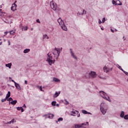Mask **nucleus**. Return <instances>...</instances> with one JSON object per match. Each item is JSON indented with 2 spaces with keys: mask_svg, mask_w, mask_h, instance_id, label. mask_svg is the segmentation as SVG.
I'll list each match as a JSON object with an SVG mask.
<instances>
[{
  "mask_svg": "<svg viewBox=\"0 0 128 128\" xmlns=\"http://www.w3.org/2000/svg\"><path fill=\"white\" fill-rule=\"evenodd\" d=\"M122 72H124V74H125L128 76V72L124 71V70H123Z\"/></svg>",
  "mask_w": 128,
  "mask_h": 128,
  "instance_id": "nucleus-38",
  "label": "nucleus"
},
{
  "mask_svg": "<svg viewBox=\"0 0 128 128\" xmlns=\"http://www.w3.org/2000/svg\"><path fill=\"white\" fill-rule=\"evenodd\" d=\"M46 62H48L49 66H52V64H54V62H56V60H52V55L50 52L48 54Z\"/></svg>",
  "mask_w": 128,
  "mask_h": 128,
  "instance_id": "nucleus-5",
  "label": "nucleus"
},
{
  "mask_svg": "<svg viewBox=\"0 0 128 128\" xmlns=\"http://www.w3.org/2000/svg\"><path fill=\"white\" fill-rule=\"evenodd\" d=\"M16 109H17V110H21L22 112H24V108L22 106L17 107Z\"/></svg>",
  "mask_w": 128,
  "mask_h": 128,
  "instance_id": "nucleus-18",
  "label": "nucleus"
},
{
  "mask_svg": "<svg viewBox=\"0 0 128 128\" xmlns=\"http://www.w3.org/2000/svg\"><path fill=\"white\" fill-rule=\"evenodd\" d=\"M80 14H81V16H84V14H86V10H83L82 12Z\"/></svg>",
  "mask_w": 128,
  "mask_h": 128,
  "instance_id": "nucleus-25",
  "label": "nucleus"
},
{
  "mask_svg": "<svg viewBox=\"0 0 128 128\" xmlns=\"http://www.w3.org/2000/svg\"><path fill=\"white\" fill-rule=\"evenodd\" d=\"M46 38L47 40H48V38H50V37H48V36L46 34H44L42 37L43 40H44Z\"/></svg>",
  "mask_w": 128,
  "mask_h": 128,
  "instance_id": "nucleus-19",
  "label": "nucleus"
},
{
  "mask_svg": "<svg viewBox=\"0 0 128 128\" xmlns=\"http://www.w3.org/2000/svg\"><path fill=\"white\" fill-rule=\"evenodd\" d=\"M127 76H128V74H127Z\"/></svg>",
  "mask_w": 128,
  "mask_h": 128,
  "instance_id": "nucleus-61",
  "label": "nucleus"
},
{
  "mask_svg": "<svg viewBox=\"0 0 128 128\" xmlns=\"http://www.w3.org/2000/svg\"><path fill=\"white\" fill-rule=\"evenodd\" d=\"M16 128H18V126H17V127H16Z\"/></svg>",
  "mask_w": 128,
  "mask_h": 128,
  "instance_id": "nucleus-57",
  "label": "nucleus"
},
{
  "mask_svg": "<svg viewBox=\"0 0 128 128\" xmlns=\"http://www.w3.org/2000/svg\"><path fill=\"white\" fill-rule=\"evenodd\" d=\"M2 5H0V8H2Z\"/></svg>",
  "mask_w": 128,
  "mask_h": 128,
  "instance_id": "nucleus-52",
  "label": "nucleus"
},
{
  "mask_svg": "<svg viewBox=\"0 0 128 128\" xmlns=\"http://www.w3.org/2000/svg\"><path fill=\"white\" fill-rule=\"evenodd\" d=\"M2 42H0V46H2Z\"/></svg>",
  "mask_w": 128,
  "mask_h": 128,
  "instance_id": "nucleus-50",
  "label": "nucleus"
},
{
  "mask_svg": "<svg viewBox=\"0 0 128 128\" xmlns=\"http://www.w3.org/2000/svg\"><path fill=\"white\" fill-rule=\"evenodd\" d=\"M98 22L99 24H100L102 23V22L100 19H98Z\"/></svg>",
  "mask_w": 128,
  "mask_h": 128,
  "instance_id": "nucleus-37",
  "label": "nucleus"
},
{
  "mask_svg": "<svg viewBox=\"0 0 128 128\" xmlns=\"http://www.w3.org/2000/svg\"><path fill=\"white\" fill-rule=\"evenodd\" d=\"M36 22H38V24H40V19L36 20Z\"/></svg>",
  "mask_w": 128,
  "mask_h": 128,
  "instance_id": "nucleus-42",
  "label": "nucleus"
},
{
  "mask_svg": "<svg viewBox=\"0 0 128 128\" xmlns=\"http://www.w3.org/2000/svg\"><path fill=\"white\" fill-rule=\"evenodd\" d=\"M58 23L59 25L60 26L61 28H62L63 30H65V32H66V30H68V28H66V24H64V20H62V18H60L58 20Z\"/></svg>",
  "mask_w": 128,
  "mask_h": 128,
  "instance_id": "nucleus-2",
  "label": "nucleus"
},
{
  "mask_svg": "<svg viewBox=\"0 0 128 128\" xmlns=\"http://www.w3.org/2000/svg\"><path fill=\"white\" fill-rule=\"evenodd\" d=\"M52 106H56V101H53V102H52Z\"/></svg>",
  "mask_w": 128,
  "mask_h": 128,
  "instance_id": "nucleus-29",
  "label": "nucleus"
},
{
  "mask_svg": "<svg viewBox=\"0 0 128 128\" xmlns=\"http://www.w3.org/2000/svg\"><path fill=\"white\" fill-rule=\"evenodd\" d=\"M30 50L28 48H26L24 50V54H28V52H30Z\"/></svg>",
  "mask_w": 128,
  "mask_h": 128,
  "instance_id": "nucleus-22",
  "label": "nucleus"
},
{
  "mask_svg": "<svg viewBox=\"0 0 128 128\" xmlns=\"http://www.w3.org/2000/svg\"><path fill=\"white\" fill-rule=\"evenodd\" d=\"M106 18H104L102 20V24H104V22H106Z\"/></svg>",
  "mask_w": 128,
  "mask_h": 128,
  "instance_id": "nucleus-34",
  "label": "nucleus"
},
{
  "mask_svg": "<svg viewBox=\"0 0 128 128\" xmlns=\"http://www.w3.org/2000/svg\"><path fill=\"white\" fill-rule=\"evenodd\" d=\"M62 120H63L62 118H58V120L56 121V124H58V122H62Z\"/></svg>",
  "mask_w": 128,
  "mask_h": 128,
  "instance_id": "nucleus-27",
  "label": "nucleus"
},
{
  "mask_svg": "<svg viewBox=\"0 0 128 128\" xmlns=\"http://www.w3.org/2000/svg\"><path fill=\"white\" fill-rule=\"evenodd\" d=\"M62 48H55L54 49L52 50V54H54V58L55 60H58V56H60V52H62Z\"/></svg>",
  "mask_w": 128,
  "mask_h": 128,
  "instance_id": "nucleus-1",
  "label": "nucleus"
},
{
  "mask_svg": "<svg viewBox=\"0 0 128 128\" xmlns=\"http://www.w3.org/2000/svg\"><path fill=\"white\" fill-rule=\"evenodd\" d=\"M84 126H88V122H86L85 123H82L80 124H76L74 125V128H86Z\"/></svg>",
  "mask_w": 128,
  "mask_h": 128,
  "instance_id": "nucleus-7",
  "label": "nucleus"
},
{
  "mask_svg": "<svg viewBox=\"0 0 128 128\" xmlns=\"http://www.w3.org/2000/svg\"><path fill=\"white\" fill-rule=\"evenodd\" d=\"M56 106H60V104H56Z\"/></svg>",
  "mask_w": 128,
  "mask_h": 128,
  "instance_id": "nucleus-51",
  "label": "nucleus"
},
{
  "mask_svg": "<svg viewBox=\"0 0 128 128\" xmlns=\"http://www.w3.org/2000/svg\"><path fill=\"white\" fill-rule=\"evenodd\" d=\"M96 74L94 72L91 71L89 73V78H96Z\"/></svg>",
  "mask_w": 128,
  "mask_h": 128,
  "instance_id": "nucleus-9",
  "label": "nucleus"
},
{
  "mask_svg": "<svg viewBox=\"0 0 128 128\" xmlns=\"http://www.w3.org/2000/svg\"><path fill=\"white\" fill-rule=\"evenodd\" d=\"M100 109L102 114H106L108 110V106L104 103H101L100 104Z\"/></svg>",
  "mask_w": 128,
  "mask_h": 128,
  "instance_id": "nucleus-6",
  "label": "nucleus"
},
{
  "mask_svg": "<svg viewBox=\"0 0 128 128\" xmlns=\"http://www.w3.org/2000/svg\"><path fill=\"white\" fill-rule=\"evenodd\" d=\"M124 118L125 120H128V114H126L124 116V118Z\"/></svg>",
  "mask_w": 128,
  "mask_h": 128,
  "instance_id": "nucleus-33",
  "label": "nucleus"
},
{
  "mask_svg": "<svg viewBox=\"0 0 128 128\" xmlns=\"http://www.w3.org/2000/svg\"><path fill=\"white\" fill-rule=\"evenodd\" d=\"M70 52L73 58H74V60H78V57H76V56L74 55V52H72V50L70 49Z\"/></svg>",
  "mask_w": 128,
  "mask_h": 128,
  "instance_id": "nucleus-10",
  "label": "nucleus"
},
{
  "mask_svg": "<svg viewBox=\"0 0 128 128\" xmlns=\"http://www.w3.org/2000/svg\"><path fill=\"white\" fill-rule=\"evenodd\" d=\"M65 100V104H68V101L66 100Z\"/></svg>",
  "mask_w": 128,
  "mask_h": 128,
  "instance_id": "nucleus-41",
  "label": "nucleus"
},
{
  "mask_svg": "<svg viewBox=\"0 0 128 128\" xmlns=\"http://www.w3.org/2000/svg\"><path fill=\"white\" fill-rule=\"evenodd\" d=\"M0 40H2V39H0Z\"/></svg>",
  "mask_w": 128,
  "mask_h": 128,
  "instance_id": "nucleus-58",
  "label": "nucleus"
},
{
  "mask_svg": "<svg viewBox=\"0 0 128 128\" xmlns=\"http://www.w3.org/2000/svg\"><path fill=\"white\" fill-rule=\"evenodd\" d=\"M101 30H104V28H101Z\"/></svg>",
  "mask_w": 128,
  "mask_h": 128,
  "instance_id": "nucleus-53",
  "label": "nucleus"
},
{
  "mask_svg": "<svg viewBox=\"0 0 128 128\" xmlns=\"http://www.w3.org/2000/svg\"><path fill=\"white\" fill-rule=\"evenodd\" d=\"M53 80H54V82H60V80L58 78H53Z\"/></svg>",
  "mask_w": 128,
  "mask_h": 128,
  "instance_id": "nucleus-24",
  "label": "nucleus"
},
{
  "mask_svg": "<svg viewBox=\"0 0 128 128\" xmlns=\"http://www.w3.org/2000/svg\"><path fill=\"white\" fill-rule=\"evenodd\" d=\"M118 30L116 29H115V31L116 32Z\"/></svg>",
  "mask_w": 128,
  "mask_h": 128,
  "instance_id": "nucleus-54",
  "label": "nucleus"
},
{
  "mask_svg": "<svg viewBox=\"0 0 128 128\" xmlns=\"http://www.w3.org/2000/svg\"><path fill=\"white\" fill-rule=\"evenodd\" d=\"M60 92H55V94H54V95L53 96V98H58V96H60Z\"/></svg>",
  "mask_w": 128,
  "mask_h": 128,
  "instance_id": "nucleus-15",
  "label": "nucleus"
},
{
  "mask_svg": "<svg viewBox=\"0 0 128 128\" xmlns=\"http://www.w3.org/2000/svg\"><path fill=\"white\" fill-rule=\"evenodd\" d=\"M11 10L12 12H15V10H16V3H14L12 4Z\"/></svg>",
  "mask_w": 128,
  "mask_h": 128,
  "instance_id": "nucleus-11",
  "label": "nucleus"
},
{
  "mask_svg": "<svg viewBox=\"0 0 128 128\" xmlns=\"http://www.w3.org/2000/svg\"><path fill=\"white\" fill-rule=\"evenodd\" d=\"M7 99H8V98H6V97L5 98L2 100V102H6Z\"/></svg>",
  "mask_w": 128,
  "mask_h": 128,
  "instance_id": "nucleus-35",
  "label": "nucleus"
},
{
  "mask_svg": "<svg viewBox=\"0 0 128 128\" xmlns=\"http://www.w3.org/2000/svg\"><path fill=\"white\" fill-rule=\"evenodd\" d=\"M71 116H76V114H78V112L77 110H73L70 112Z\"/></svg>",
  "mask_w": 128,
  "mask_h": 128,
  "instance_id": "nucleus-14",
  "label": "nucleus"
},
{
  "mask_svg": "<svg viewBox=\"0 0 128 128\" xmlns=\"http://www.w3.org/2000/svg\"><path fill=\"white\" fill-rule=\"evenodd\" d=\"M4 34L6 36V34H8V32H4Z\"/></svg>",
  "mask_w": 128,
  "mask_h": 128,
  "instance_id": "nucleus-49",
  "label": "nucleus"
},
{
  "mask_svg": "<svg viewBox=\"0 0 128 128\" xmlns=\"http://www.w3.org/2000/svg\"><path fill=\"white\" fill-rule=\"evenodd\" d=\"M54 114H50L48 118H51L52 119V118H54Z\"/></svg>",
  "mask_w": 128,
  "mask_h": 128,
  "instance_id": "nucleus-28",
  "label": "nucleus"
},
{
  "mask_svg": "<svg viewBox=\"0 0 128 128\" xmlns=\"http://www.w3.org/2000/svg\"><path fill=\"white\" fill-rule=\"evenodd\" d=\"M15 2H16V1Z\"/></svg>",
  "mask_w": 128,
  "mask_h": 128,
  "instance_id": "nucleus-60",
  "label": "nucleus"
},
{
  "mask_svg": "<svg viewBox=\"0 0 128 128\" xmlns=\"http://www.w3.org/2000/svg\"><path fill=\"white\" fill-rule=\"evenodd\" d=\"M0 12H2V9L0 8Z\"/></svg>",
  "mask_w": 128,
  "mask_h": 128,
  "instance_id": "nucleus-55",
  "label": "nucleus"
},
{
  "mask_svg": "<svg viewBox=\"0 0 128 128\" xmlns=\"http://www.w3.org/2000/svg\"><path fill=\"white\" fill-rule=\"evenodd\" d=\"M9 32H10V34H14V32H16L14 31V30H11Z\"/></svg>",
  "mask_w": 128,
  "mask_h": 128,
  "instance_id": "nucleus-32",
  "label": "nucleus"
},
{
  "mask_svg": "<svg viewBox=\"0 0 128 128\" xmlns=\"http://www.w3.org/2000/svg\"><path fill=\"white\" fill-rule=\"evenodd\" d=\"M82 112L84 114H92V113H90V112H88V111L86 110H82Z\"/></svg>",
  "mask_w": 128,
  "mask_h": 128,
  "instance_id": "nucleus-17",
  "label": "nucleus"
},
{
  "mask_svg": "<svg viewBox=\"0 0 128 128\" xmlns=\"http://www.w3.org/2000/svg\"><path fill=\"white\" fill-rule=\"evenodd\" d=\"M77 116H78V118H80V114H78Z\"/></svg>",
  "mask_w": 128,
  "mask_h": 128,
  "instance_id": "nucleus-48",
  "label": "nucleus"
},
{
  "mask_svg": "<svg viewBox=\"0 0 128 128\" xmlns=\"http://www.w3.org/2000/svg\"><path fill=\"white\" fill-rule=\"evenodd\" d=\"M110 30L112 32H114V30L111 29Z\"/></svg>",
  "mask_w": 128,
  "mask_h": 128,
  "instance_id": "nucleus-45",
  "label": "nucleus"
},
{
  "mask_svg": "<svg viewBox=\"0 0 128 128\" xmlns=\"http://www.w3.org/2000/svg\"><path fill=\"white\" fill-rule=\"evenodd\" d=\"M8 46H10V41L8 40Z\"/></svg>",
  "mask_w": 128,
  "mask_h": 128,
  "instance_id": "nucleus-46",
  "label": "nucleus"
},
{
  "mask_svg": "<svg viewBox=\"0 0 128 128\" xmlns=\"http://www.w3.org/2000/svg\"><path fill=\"white\" fill-rule=\"evenodd\" d=\"M124 112L122 111L121 113L120 114V117H121L122 118H124Z\"/></svg>",
  "mask_w": 128,
  "mask_h": 128,
  "instance_id": "nucleus-21",
  "label": "nucleus"
},
{
  "mask_svg": "<svg viewBox=\"0 0 128 128\" xmlns=\"http://www.w3.org/2000/svg\"><path fill=\"white\" fill-rule=\"evenodd\" d=\"M103 70L104 72L108 73L112 70V64H107L104 67Z\"/></svg>",
  "mask_w": 128,
  "mask_h": 128,
  "instance_id": "nucleus-3",
  "label": "nucleus"
},
{
  "mask_svg": "<svg viewBox=\"0 0 128 128\" xmlns=\"http://www.w3.org/2000/svg\"><path fill=\"white\" fill-rule=\"evenodd\" d=\"M50 6L52 10H56V8H58V6L56 5V3L54 1H52L50 2Z\"/></svg>",
  "mask_w": 128,
  "mask_h": 128,
  "instance_id": "nucleus-8",
  "label": "nucleus"
},
{
  "mask_svg": "<svg viewBox=\"0 0 128 128\" xmlns=\"http://www.w3.org/2000/svg\"><path fill=\"white\" fill-rule=\"evenodd\" d=\"M7 100H8V102H12V101L14 100H12V98H8L7 99Z\"/></svg>",
  "mask_w": 128,
  "mask_h": 128,
  "instance_id": "nucleus-31",
  "label": "nucleus"
},
{
  "mask_svg": "<svg viewBox=\"0 0 128 128\" xmlns=\"http://www.w3.org/2000/svg\"><path fill=\"white\" fill-rule=\"evenodd\" d=\"M40 90H41V92H44V90H42V86H40Z\"/></svg>",
  "mask_w": 128,
  "mask_h": 128,
  "instance_id": "nucleus-40",
  "label": "nucleus"
},
{
  "mask_svg": "<svg viewBox=\"0 0 128 128\" xmlns=\"http://www.w3.org/2000/svg\"><path fill=\"white\" fill-rule=\"evenodd\" d=\"M116 66H117V68H119V70H122H122H124V69H122V66H120L118 65V64H116Z\"/></svg>",
  "mask_w": 128,
  "mask_h": 128,
  "instance_id": "nucleus-26",
  "label": "nucleus"
},
{
  "mask_svg": "<svg viewBox=\"0 0 128 128\" xmlns=\"http://www.w3.org/2000/svg\"><path fill=\"white\" fill-rule=\"evenodd\" d=\"M28 26H24L22 28V30H28Z\"/></svg>",
  "mask_w": 128,
  "mask_h": 128,
  "instance_id": "nucleus-30",
  "label": "nucleus"
},
{
  "mask_svg": "<svg viewBox=\"0 0 128 128\" xmlns=\"http://www.w3.org/2000/svg\"><path fill=\"white\" fill-rule=\"evenodd\" d=\"M100 96L102 98H104V100H108V102H112V100H110V96H108V95L104 92V91H100Z\"/></svg>",
  "mask_w": 128,
  "mask_h": 128,
  "instance_id": "nucleus-4",
  "label": "nucleus"
},
{
  "mask_svg": "<svg viewBox=\"0 0 128 128\" xmlns=\"http://www.w3.org/2000/svg\"><path fill=\"white\" fill-rule=\"evenodd\" d=\"M18 102V101L16 100H12V101L9 102V104H13L14 105Z\"/></svg>",
  "mask_w": 128,
  "mask_h": 128,
  "instance_id": "nucleus-16",
  "label": "nucleus"
},
{
  "mask_svg": "<svg viewBox=\"0 0 128 128\" xmlns=\"http://www.w3.org/2000/svg\"><path fill=\"white\" fill-rule=\"evenodd\" d=\"M22 108H26V104H24L23 105Z\"/></svg>",
  "mask_w": 128,
  "mask_h": 128,
  "instance_id": "nucleus-44",
  "label": "nucleus"
},
{
  "mask_svg": "<svg viewBox=\"0 0 128 128\" xmlns=\"http://www.w3.org/2000/svg\"><path fill=\"white\" fill-rule=\"evenodd\" d=\"M123 38H124V36L123 37Z\"/></svg>",
  "mask_w": 128,
  "mask_h": 128,
  "instance_id": "nucleus-56",
  "label": "nucleus"
},
{
  "mask_svg": "<svg viewBox=\"0 0 128 128\" xmlns=\"http://www.w3.org/2000/svg\"><path fill=\"white\" fill-rule=\"evenodd\" d=\"M127 80H128V78L127 79Z\"/></svg>",
  "mask_w": 128,
  "mask_h": 128,
  "instance_id": "nucleus-59",
  "label": "nucleus"
},
{
  "mask_svg": "<svg viewBox=\"0 0 128 128\" xmlns=\"http://www.w3.org/2000/svg\"><path fill=\"white\" fill-rule=\"evenodd\" d=\"M7 124H12V121H10V122H6Z\"/></svg>",
  "mask_w": 128,
  "mask_h": 128,
  "instance_id": "nucleus-43",
  "label": "nucleus"
},
{
  "mask_svg": "<svg viewBox=\"0 0 128 128\" xmlns=\"http://www.w3.org/2000/svg\"><path fill=\"white\" fill-rule=\"evenodd\" d=\"M10 92L8 91V93L6 94V98H10Z\"/></svg>",
  "mask_w": 128,
  "mask_h": 128,
  "instance_id": "nucleus-23",
  "label": "nucleus"
},
{
  "mask_svg": "<svg viewBox=\"0 0 128 128\" xmlns=\"http://www.w3.org/2000/svg\"><path fill=\"white\" fill-rule=\"evenodd\" d=\"M16 120L14 119H12V120H11V123L12 124H14V122H16Z\"/></svg>",
  "mask_w": 128,
  "mask_h": 128,
  "instance_id": "nucleus-36",
  "label": "nucleus"
},
{
  "mask_svg": "<svg viewBox=\"0 0 128 128\" xmlns=\"http://www.w3.org/2000/svg\"><path fill=\"white\" fill-rule=\"evenodd\" d=\"M118 1L119 2L120 4H116V0H112V4H114V6H122V4L120 2V0H118Z\"/></svg>",
  "mask_w": 128,
  "mask_h": 128,
  "instance_id": "nucleus-13",
  "label": "nucleus"
},
{
  "mask_svg": "<svg viewBox=\"0 0 128 128\" xmlns=\"http://www.w3.org/2000/svg\"><path fill=\"white\" fill-rule=\"evenodd\" d=\"M6 68H12V63H8V64H6Z\"/></svg>",
  "mask_w": 128,
  "mask_h": 128,
  "instance_id": "nucleus-20",
  "label": "nucleus"
},
{
  "mask_svg": "<svg viewBox=\"0 0 128 128\" xmlns=\"http://www.w3.org/2000/svg\"><path fill=\"white\" fill-rule=\"evenodd\" d=\"M24 82H25V84H28V81L25 80V81H24Z\"/></svg>",
  "mask_w": 128,
  "mask_h": 128,
  "instance_id": "nucleus-47",
  "label": "nucleus"
},
{
  "mask_svg": "<svg viewBox=\"0 0 128 128\" xmlns=\"http://www.w3.org/2000/svg\"><path fill=\"white\" fill-rule=\"evenodd\" d=\"M14 86L17 90H22V88L20 84L16 83V82H14Z\"/></svg>",
  "mask_w": 128,
  "mask_h": 128,
  "instance_id": "nucleus-12",
  "label": "nucleus"
},
{
  "mask_svg": "<svg viewBox=\"0 0 128 128\" xmlns=\"http://www.w3.org/2000/svg\"><path fill=\"white\" fill-rule=\"evenodd\" d=\"M9 80H11V81H12V82H14H14H14V80H12V78H10V77L9 78Z\"/></svg>",
  "mask_w": 128,
  "mask_h": 128,
  "instance_id": "nucleus-39",
  "label": "nucleus"
}]
</instances>
